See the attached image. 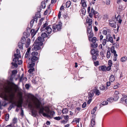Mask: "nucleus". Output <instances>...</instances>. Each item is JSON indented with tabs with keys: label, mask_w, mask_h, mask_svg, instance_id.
Wrapping results in <instances>:
<instances>
[{
	"label": "nucleus",
	"mask_w": 127,
	"mask_h": 127,
	"mask_svg": "<svg viewBox=\"0 0 127 127\" xmlns=\"http://www.w3.org/2000/svg\"><path fill=\"white\" fill-rule=\"evenodd\" d=\"M0 97L2 98V103L0 101V106H5L8 103V80L0 79Z\"/></svg>",
	"instance_id": "obj_1"
},
{
	"label": "nucleus",
	"mask_w": 127,
	"mask_h": 127,
	"mask_svg": "<svg viewBox=\"0 0 127 127\" xmlns=\"http://www.w3.org/2000/svg\"><path fill=\"white\" fill-rule=\"evenodd\" d=\"M32 30L33 29H32L31 31H30V29L29 27H28L26 29V32H23V36L22 37L20 41L19 42L18 44V46L20 49H23V45L25 44L26 42V38H27L30 36L31 33L32 34Z\"/></svg>",
	"instance_id": "obj_2"
},
{
	"label": "nucleus",
	"mask_w": 127,
	"mask_h": 127,
	"mask_svg": "<svg viewBox=\"0 0 127 127\" xmlns=\"http://www.w3.org/2000/svg\"><path fill=\"white\" fill-rule=\"evenodd\" d=\"M11 101H9V100L8 103H11V104L8 107V110H10L11 109L15 106H17L18 108H20L22 107L21 104L19 105L18 104L17 102L15 100L16 98L14 94H12L11 95Z\"/></svg>",
	"instance_id": "obj_3"
},
{
	"label": "nucleus",
	"mask_w": 127,
	"mask_h": 127,
	"mask_svg": "<svg viewBox=\"0 0 127 127\" xmlns=\"http://www.w3.org/2000/svg\"><path fill=\"white\" fill-rule=\"evenodd\" d=\"M44 20V18H41L39 21V23L37 27L35 29H33L32 30H33V32L32 31V37H33L34 36L39 29Z\"/></svg>",
	"instance_id": "obj_4"
},
{
	"label": "nucleus",
	"mask_w": 127,
	"mask_h": 127,
	"mask_svg": "<svg viewBox=\"0 0 127 127\" xmlns=\"http://www.w3.org/2000/svg\"><path fill=\"white\" fill-rule=\"evenodd\" d=\"M61 23L59 22V24L56 25L55 24H54L53 25L52 28L54 32H56L60 31L61 29Z\"/></svg>",
	"instance_id": "obj_5"
},
{
	"label": "nucleus",
	"mask_w": 127,
	"mask_h": 127,
	"mask_svg": "<svg viewBox=\"0 0 127 127\" xmlns=\"http://www.w3.org/2000/svg\"><path fill=\"white\" fill-rule=\"evenodd\" d=\"M14 77L11 75L9 80H8V100H9V96L10 93V90L9 85H10L12 87L13 86H16V85L13 82V79ZM9 101L8 100V101Z\"/></svg>",
	"instance_id": "obj_6"
},
{
	"label": "nucleus",
	"mask_w": 127,
	"mask_h": 127,
	"mask_svg": "<svg viewBox=\"0 0 127 127\" xmlns=\"http://www.w3.org/2000/svg\"><path fill=\"white\" fill-rule=\"evenodd\" d=\"M90 7L89 6L88 8L87 12L89 14V16L90 18H92L94 15V13L95 11L94 10L93 7H92L91 12H90Z\"/></svg>",
	"instance_id": "obj_7"
},
{
	"label": "nucleus",
	"mask_w": 127,
	"mask_h": 127,
	"mask_svg": "<svg viewBox=\"0 0 127 127\" xmlns=\"http://www.w3.org/2000/svg\"><path fill=\"white\" fill-rule=\"evenodd\" d=\"M38 59V58L37 57H30L29 59V60L31 61V63H34Z\"/></svg>",
	"instance_id": "obj_8"
},
{
	"label": "nucleus",
	"mask_w": 127,
	"mask_h": 127,
	"mask_svg": "<svg viewBox=\"0 0 127 127\" xmlns=\"http://www.w3.org/2000/svg\"><path fill=\"white\" fill-rule=\"evenodd\" d=\"M119 94V93L118 92L116 91L115 92V95L113 97V100L114 101H116L118 99L119 96L118 94Z\"/></svg>",
	"instance_id": "obj_9"
},
{
	"label": "nucleus",
	"mask_w": 127,
	"mask_h": 127,
	"mask_svg": "<svg viewBox=\"0 0 127 127\" xmlns=\"http://www.w3.org/2000/svg\"><path fill=\"white\" fill-rule=\"evenodd\" d=\"M16 54H14V57H15V58H17L18 59V58L17 57V56L19 57V58L21 57V56L20 54V51L18 49H17L16 50Z\"/></svg>",
	"instance_id": "obj_10"
},
{
	"label": "nucleus",
	"mask_w": 127,
	"mask_h": 127,
	"mask_svg": "<svg viewBox=\"0 0 127 127\" xmlns=\"http://www.w3.org/2000/svg\"><path fill=\"white\" fill-rule=\"evenodd\" d=\"M92 19H90L89 17H87L86 20V23H88V26H92Z\"/></svg>",
	"instance_id": "obj_11"
},
{
	"label": "nucleus",
	"mask_w": 127,
	"mask_h": 127,
	"mask_svg": "<svg viewBox=\"0 0 127 127\" xmlns=\"http://www.w3.org/2000/svg\"><path fill=\"white\" fill-rule=\"evenodd\" d=\"M52 25H50L47 27L45 28V29L47 30V32L48 33H51L52 31V29L50 27Z\"/></svg>",
	"instance_id": "obj_12"
},
{
	"label": "nucleus",
	"mask_w": 127,
	"mask_h": 127,
	"mask_svg": "<svg viewBox=\"0 0 127 127\" xmlns=\"http://www.w3.org/2000/svg\"><path fill=\"white\" fill-rule=\"evenodd\" d=\"M88 98L92 99V97L94 96V93L92 90H91L90 92L88 93Z\"/></svg>",
	"instance_id": "obj_13"
},
{
	"label": "nucleus",
	"mask_w": 127,
	"mask_h": 127,
	"mask_svg": "<svg viewBox=\"0 0 127 127\" xmlns=\"http://www.w3.org/2000/svg\"><path fill=\"white\" fill-rule=\"evenodd\" d=\"M106 66L105 65H101L99 67V70H101L103 71H106Z\"/></svg>",
	"instance_id": "obj_14"
},
{
	"label": "nucleus",
	"mask_w": 127,
	"mask_h": 127,
	"mask_svg": "<svg viewBox=\"0 0 127 127\" xmlns=\"http://www.w3.org/2000/svg\"><path fill=\"white\" fill-rule=\"evenodd\" d=\"M31 113L32 115L34 117H36L37 115V111L34 109H32V110Z\"/></svg>",
	"instance_id": "obj_15"
},
{
	"label": "nucleus",
	"mask_w": 127,
	"mask_h": 127,
	"mask_svg": "<svg viewBox=\"0 0 127 127\" xmlns=\"http://www.w3.org/2000/svg\"><path fill=\"white\" fill-rule=\"evenodd\" d=\"M11 64L12 65L11 67V69H13L15 67L17 68L18 67V64L16 63H14L12 62L11 63Z\"/></svg>",
	"instance_id": "obj_16"
},
{
	"label": "nucleus",
	"mask_w": 127,
	"mask_h": 127,
	"mask_svg": "<svg viewBox=\"0 0 127 127\" xmlns=\"http://www.w3.org/2000/svg\"><path fill=\"white\" fill-rule=\"evenodd\" d=\"M92 26H89L87 30V33H90L92 32Z\"/></svg>",
	"instance_id": "obj_17"
},
{
	"label": "nucleus",
	"mask_w": 127,
	"mask_h": 127,
	"mask_svg": "<svg viewBox=\"0 0 127 127\" xmlns=\"http://www.w3.org/2000/svg\"><path fill=\"white\" fill-rule=\"evenodd\" d=\"M97 49H94L93 48H92L91 49L90 51V53L92 55H94L96 53V51H97Z\"/></svg>",
	"instance_id": "obj_18"
},
{
	"label": "nucleus",
	"mask_w": 127,
	"mask_h": 127,
	"mask_svg": "<svg viewBox=\"0 0 127 127\" xmlns=\"http://www.w3.org/2000/svg\"><path fill=\"white\" fill-rule=\"evenodd\" d=\"M38 53L37 52H33L32 53L30 57H36V56L38 55Z\"/></svg>",
	"instance_id": "obj_19"
},
{
	"label": "nucleus",
	"mask_w": 127,
	"mask_h": 127,
	"mask_svg": "<svg viewBox=\"0 0 127 127\" xmlns=\"http://www.w3.org/2000/svg\"><path fill=\"white\" fill-rule=\"evenodd\" d=\"M34 43L35 44L39 46H41L43 44V43L42 42H40V41H37V39L35 40Z\"/></svg>",
	"instance_id": "obj_20"
},
{
	"label": "nucleus",
	"mask_w": 127,
	"mask_h": 127,
	"mask_svg": "<svg viewBox=\"0 0 127 127\" xmlns=\"http://www.w3.org/2000/svg\"><path fill=\"white\" fill-rule=\"evenodd\" d=\"M116 22L114 21V22L112 23H109V26L111 27H113L114 28H116Z\"/></svg>",
	"instance_id": "obj_21"
},
{
	"label": "nucleus",
	"mask_w": 127,
	"mask_h": 127,
	"mask_svg": "<svg viewBox=\"0 0 127 127\" xmlns=\"http://www.w3.org/2000/svg\"><path fill=\"white\" fill-rule=\"evenodd\" d=\"M34 50L36 51L38 50H40L41 48L40 47L37 45H35L33 47Z\"/></svg>",
	"instance_id": "obj_22"
},
{
	"label": "nucleus",
	"mask_w": 127,
	"mask_h": 127,
	"mask_svg": "<svg viewBox=\"0 0 127 127\" xmlns=\"http://www.w3.org/2000/svg\"><path fill=\"white\" fill-rule=\"evenodd\" d=\"M115 79V77L113 75H111L109 78V80L110 81L112 82L114 81Z\"/></svg>",
	"instance_id": "obj_23"
},
{
	"label": "nucleus",
	"mask_w": 127,
	"mask_h": 127,
	"mask_svg": "<svg viewBox=\"0 0 127 127\" xmlns=\"http://www.w3.org/2000/svg\"><path fill=\"white\" fill-rule=\"evenodd\" d=\"M30 39L29 38L27 39V41L26 42V44L25 46L26 48H28L30 46Z\"/></svg>",
	"instance_id": "obj_24"
},
{
	"label": "nucleus",
	"mask_w": 127,
	"mask_h": 127,
	"mask_svg": "<svg viewBox=\"0 0 127 127\" xmlns=\"http://www.w3.org/2000/svg\"><path fill=\"white\" fill-rule=\"evenodd\" d=\"M39 109V114H41L42 113H43L44 112V109L43 107L42 106L41 107V108Z\"/></svg>",
	"instance_id": "obj_25"
},
{
	"label": "nucleus",
	"mask_w": 127,
	"mask_h": 127,
	"mask_svg": "<svg viewBox=\"0 0 127 127\" xmlns=\"http://www.w3.org/2000/svg\"><path fill=\"white\" fill-rule=\"evenodd\" d=\"M93 92L94 93H95L96 95H98L100 94V92L99 91L96 89H94Z\"/></svg>",
	"instance_id": "obj_26"
},
{
	"label": "nucleus",
	"mask_w": 127,
	"mask_h": 127,
	"mask_svg": "<svg viewBox=\"0 0 127 127\" xmlns=\"http://www.w3.org/2000/svg\"><path fill=\"white\" fill-rule=\"evenodd\" d=\"M48 25V24L47 23V22L46 21L45 23L41 27L40 29V30H43V29H44L45 28L47 27V26Z\"/></svg>",
	"instance_id": "obj_27"
},
{
	"label": "nucleus",
	"mask_w": 127,
	"mask_h": 127,
	"mask_svg": "<svg viewBox=\"0 0 127 127\" xmlns=\"http://www.w3.org/2000/svg\"><path fill=\"white\" fill-rule=\"evenodd\" d=\"M91 47L93 48H95L98 46V44L97 43H93L91 44Z\"/></svg>",
	"instance_id": "obj_28"
},
{
	"label": "nucleus",
	"mask_w": 127,
	"mask_h": 127,
	"mask_svg": "<svg viewBox=\"0 0 127 127\" xmlns=\"http://www.w3.org/2000/svg\"><path fill=\"white\" fill-rule=\"evenodd\" d=\"M18 72L17 70H14L12 71V74L11 75V76H13L15 77L16 74Z\"/></svg>",
	"instance_id": "obj_29"
},
{
	"label": "nucleus",
	"mask_w": 127,
	"mask_h": 127,
	"mask_svg": "<svg viewBox=\"0 0 127 127\" xmlns=\"http://www.w3.org/2000/svg\"><path fill=\"white\" fill-rule=\"evenodd\" d=\"M41 36L43 38L47 37L48 38H49V37H48L47 34L45 33H42L41 34Z\"/></svg>",
	"instance_id": "obj_30"
},
{
	"label": "nucleus",
	"mask_w": 127,
	"mask_h": 127,
	"mask_svg": "<svg viewBox=\"0 0 127 127\" xmlns=\"http://www.w3.org/2000/svg\"><path fill=\"white\" fill-rule=\"evenodd\" d=\"M71 4V2L70 1H67L65 3L66 7L67 8H69Z\"/></svg>",
	"instance_id": "obj_31"
},
{
	"label": "nucleus",
	"mask_w": 127,
	"mask_h": 127,
	"mask_svg": "<svg viewBox=\"0 0 127 127\" xmlns=\"http://www.w3.org/2000/svg\"><path fill=\"white\" fill-rule=\"evenodd\" d=\"M41 6L42 7V8H44L46 6L45 2L44 1L41 2Z\"/></svg>",
	"instance_id": "obj_32"
},
{
	"label": "nucleus",
	"mask_w": 127,
	"mask_h": 127,
	"mask_svg": "<svg viewBox=\"0 0 127 127\" xmlns=\"http://www.w3.org/2000/svg\"><path fill=\"white\" fill-rule=\"evenodd\" d=\"M29 68H33V67L35 65V63H31V62L30 61L29 63Z\"/></svg>",
	"instance_id": "obj_33"
},
{
	"label": "nucleus",
	"mask_w": 127,
	"mask_h": 127,
	"mask_svg": "<svg viewBox=\"0 0 127 127\" xmlns=\"http://www.w3.org/2000/svg\"><path fill=\"white\" fill-rule=\"evenodd\" d=\"M68 109L67 108H64L62 110V113L63 114L67 113L68 112Z\"/></svg>",
	"instance_id": "obj_34"
},
{
	"label": "nucleus",
	"mask_w": 127,
	"mask_h": 127,
	"mask_svg": "<svg viewBox=\"0 0 127 127\" xmlns=\"http://www.w3.org/2000/svg\"><path fill=\"white\" fill-rule=\"evenodd\" d=\"M91 122L92 125V126L93 127V126H94L95 124V119L94 118L92 119L91 120Z\"/></svg>",
	"instance_id": "obj_35"
},
{
	"label": "nucleus",
	"mask_w": 127,
	"mask_h": 127,
	"mask_svg": "<svg viewBox=\"0 0 127 127\" xmlns=\"http://www.w3.org/2000/svg\"><path fill=\"white\" fill-rule=\"evenodd\" d=\"M41 102H39L38 104L36 106V108L37 109H39L41 108Z\"/></svg>",
	"instance_id": "obj_36"
},
{
	"label": "nucleus",
	"mask_w": 127,
	"mask_h": 127,
	"mask_svg": "<svg viewBox=\"0 0 127 127\" xmlns=\"http://www.w3.org/2000/svg\"><path fill=\"white\" fill-rule=\"evenodd\" d=\"M40 12H37L35 14V16H34V17H35L37 18H40L41 17V15Z\"/></svg>",
	"instance_id": "obj_37"
},
{
	"label": "nucleus",
	"mask_w": 127,
	"mask_h": 127,
	"mask_svg": "<svg viewBox=\"0 0 127 127\" xmlns=\"http://www.w3.org/2000/svg\"><path fill=\"white\" fill-rule=\"evenodd\" d=\"M127 97V95H126L124 96V97L122 98L120 100V103H122V102L124 101H125V98H126Z\"/></svg>",
	"instance_id": "obj_38"
},
{
	"label": "nucleus",
	"mask_w": 127,
	"mask_h": 127,
	"mask_svg": "<svg viewBox=\"0 0 127 127\" xmlns=\"http://www.w3.org/2000/svg\"><path fill=\"white\" fill-rule=\"evenodd\" d=\"M127 60L126 57H124L121 58V61L122 62L126 61Z\"/></svg>",
	"instance_id": "obj_39"
},
{
	"label": "nucleus",
	"mask_w": 127,
	"mask_h": 127,
	"mask_svg": "<svg viewBox=\"0 0 127 127\" xmlns=\"http://www.w3.org/2000/svg\"><path fill=\"white\" fill-rule=\"evenodd\" d=\"M31 56V54H30V53L28 52H26L25 55V58H27L28 57H30Z\"/></svg>",
	"instance_id": "obj_40"
},
{
	"label": "nucleus",
	"mask_w": 127,
	"mask_h": 127,
	"mask_svg": "<svg viewBox=\"0 0 127 127\" xmlns=\"http://www.w3.org/2000/svg\"><path fill=\"white\" fill-rule=\"evenodd\" d=\"M28 71V72L30 73V74H32V72H33L34 70V68H30Z\"/></svg>",
	"instance_id": "obj_41"
},
{
	"label": "nucleus",
	"mask_w": 127,
	"mask_h": 127,
	"mask_svg": "<svg viewBox=\"0 0 127 127\" xmlns=\"http://www.w3.org/2000/svg\"><path fill=\"white\" fill-rule=\"evenodd\" d=\"M37 39V41H40V42L42 41H43V40H44V38H42V37L41 36H39L38 37V38Z\"/></svg>",
	"instance_id": "obj_42"
},
{
	"label": "nucleus",
	"mask_w": 127,
	"mask_h": 127,
	"mask_svg": "<svg viewBox=\"0 0 127 127\" xmlns=\"http://www.w3.org/2000/svg\"><path fill=\"white\" fill-rule=\"evenodd\" d=\"M81 12H82V14L85 15L86 13V10L85 8H83L81 10Z\"/></svg>",
	"instance_id": "obj_43"
},
{
	"label": "nucleus",
	"mask_w": 127,
	"mask_h": 127,
	"mask_svg": "<svg viewBox=\"0 0 127 127\" xmlns=\"http://www.w3.org/2000/svg\"><path fill=\"white\" fill-rule=\"evenodd\" d=\"M123 6L122 5H119V6L118 9L120 11H122L123 10Z\"/></svg>",
	"instance_id": "obj_44"
},
{
	"label": "nucleus",
	"mask_w": 127,
	"mask_h": 127,
	"mask_svg": "<svg viewBox=\"0 0 127 127\" xmlns=\"http://www.w3.org/2000/svg\"><path fill=\"white\" fill-rule=\"evenodd\" d=\"M97 107L95 106L92 109L91 112V114H93L95 112L97 108Z\"/></svg>",
	"instance_id": "obj_45"
},
{
	"label": "nucleus",
	"mask_w": 127,
	"mask_h": 127,
	"mask_svg": "<svg viewBox=\"0 0 127 127\" xmlns=\"http://www.w3.org/2000/svg\"><path fill=\"white\" fill-rule=\"evenodd\" d=\"M100 89L102 90H105L106 88L105 86H104L103 85H101L100 87H99Z\"/></svg>",
	"instance_id": "obj_46"
},
{
	"label": "nucleus",
	"mask_w": 127,
	"mask_h": 127,
	"mask_svg": "<svg viewBox=\"0 0 127 127\" xmlns=\"http://www.w3.org/2000/svg\"><path fill=\"white\" fill-rule=\"evenodd\" d=\"M96 38L95 37H94L92 38V42L93 43H95L96 40Z\"/></svg>",
	"instance_id": "obj_47"
},
{
	"label": "nucleus",
	"mask_w": 127,
	"mask_h": 127,
	"mask_svg": "<svg viewBox=\"0 0 127 127\" xmlns=\"http://www.w3.org/2000/svg\"><path fill=\"white\" fill-rule=\"evenodd\" d=\"M34 20H33V19L30 22V31H31L30 29L31 28H32V26L33 25V24L34 23Z\"/></svg>",
	"instance_id": "obj_48"
},
{
	"label": "nucleus",
	"mask_w": 127,
	"mask_h": 127,
	"mask_svg": "<svg viewBox=\"0 0 127 127\" xmlns=\"http://www.w3.org/2000/svg\"><path fill=\"white\" fill-rule=\"evenodd\" d=\"M14 58L13 60V62H14L15 63H16L17 62L19 61V57L17 56V57L18 58V59L17 58H15V57H14Z\"/></svg>",
	"instance_id": "obj_49"
},
{
	"label": "nucleus",
	"mask_w": 127,
	"mask_h": 127,
	"mask_svg": "<svg viewBox=\"0 0 127 127\" xmlns=\"http://www.w3.org/2000/svg\"><path fill=\"white\" fill-rule=\"evenodd\" d=\"M48 113H50V115L53 116L55 114V112L53 111H50L49 110L48 111Z\"/></svg>",
	"instance_id": "obj_50"
},
{
	"label": "nucleus",
	"mask_w": 127,
	"mask_h": 127,
	"mask_svg": "<svg viewBox=\"0 0 127 127\" xmlns=\"http://www.w3.org/2000/svg\"><path fill=\"white\" fill-rule=\"evenodd\" d=\"M99 15V14L98 12L96 11H95L94 13V15L95 17V18H97L98 17V16Z\"/></svg>",
	"instance_id": "obj_51"
},
{
	"label": "nucleus",
	"mask_w": 127,
	"mask_h": 127,
	"mask_svg": "<svg viewBox=\"0 0 127 127\" xmlns=\"http://www.w3.org/2000/svg\"><path fill=\"white\" fill-rule=\"evenodd\" d=\"M96 58L97 57L96 55H92V59L93 61L96 60Z\"/></svg>",
	"instance_id": "obj_52"
},
{
	"label": "nucleus",
	"mask_w": 127,
	"mask_h": 127,
	"mask_svg": "<svg viewBox=\"0 0 127 127\" xmlns=\"http://www.w3.org/2000/svg\"><path fill=\"white\" fill-rule=\"evenodd\" d=\"M109 41L111 43H113V39L112 36H110L109 38Z\"/></svg>",
	"instance_id": "obj_53"
},
{
	"label": "nucleus",
	"mask_w": 127,
	"mask_h": 127,
	"mask_svg": "<svg viewBox=\"0 0 127 127\" xmlns=\"http://www.w3.org/2000/svg\"><path fill=\"white\" fill-rule=\"evenodd\" d=\"M94 64L95 66H97L99 65V62L98 61H97L96 62H94Z\"/></svg>",
	"instance_id": "obj_54"
},
{
	"label": "nucleus",
	"mask_w": 127,
	"mask_h": 127,
	"mask_svg": "<svg viewBox=\"0 0 127 127\" xmlns=\"http://www.w3.org/2000/svg\"><path fill=\"white\" fill-rule=\"evenodd\" d=\"M110 52H107V53L106 57L107 58H109L110 57Z\"/></svg>",
	"instance_id": "obj_55"
},
{
	"label": "nucleus",
	"mask_w": 127,
	"mask_h": 127,
	"mask_svg": "<svg viewBox=\"0 0 127 127\" xmlns=\"http://www.w3.org/2000/svg\"><path fill=\"white\" fill-rule=\"evenodd\" d=\"M41 114H42L44 116H46L48 117H50V115L47 114L46 113H44V112H43V113H42Z\"/></svg>",
	"instance_id": "obj_56"
},
{
	"label": "nucleus",
	"mask_w": 127,
	"mask_h": 127,
	"mask_svg": "<svg viewBox=\"0 0 127 127\" xmlns=\"http://www.w3.org/2000/svg\"><path fill=\"white\" fill-rule=\"evenodd\" d=\"M90 34L89 35V36H88V38L89 39L91 38L94 35V34L93 32H91V33H90Z\"/></svg>",
	"instance_id": "obj_57"
},
{
	"label": "nucleus",
	"mask_w": 127,
	"mask_h": 127,
	"mask_svg": "<svg viewBox=\"0 0 127 127\" xmlns=\"http://www.w3.org/2000/svg\"><path fill=\"white\" fill-rule=\"evenodd\" d=\"M108 103V102L106 101H103L101 103V104L102 105H104L107 104Z\"/></svg>",
	"instance_id": "obj_58"
},
{
	"label": "nucleus",
	"mask_w": 127,
	"mask_h": 127,
	"mask_svg": "<svg viewBox=\"0 0 127 127\" xmlns=\"http://www.w3.org/2000/svg\"><path fill=\"white\" fill-rule=\"evenodd\" d=\"M112 64V63L111 60H109L108 61V64L109 66H111Z\"/></svg>",
	"instance_id": "obj_59"
},
{
	"label": "nucleus",
	"mask_w": 127,
	"mask_h": 127,
	"mask_svg": "<svg viewBox=\"0 0 127 127\" xmlns=\"http://www.w3.org/2000/svg\"><path fill=\"white\" fill-rule=\"evenodd\" d=\"M111 66H109L107 67H106V69L107 71H110L111 69Z\"/></svg>",
	"instance_id": "obj_60"
},
{
	"label": "nucleus",
	"mask_w": 127,
	"mask_h": 127,
	"mask_svg": "<svg viewBox=\"0 0 127 127\" xmlns=\"http://www.w3.org/2000/svg\"><path fill=\"white\" fill-rule=\"evenodd\" d=\"M30 86L29 84H26L25 85V87L26 89L27 90H28L29 89Z\"/></svg>",
	"instance_id": "obj_61"
},
{
	"label": "nucleus",
	"mask_w": 127,
	"mask_h": 127,
	"mask_svg": "<svg viewBox=\"0 0 127 127\" xmlns=\"http://www.w3.org/2000/svg\"><path fill=\"white\" fill-rule=\"evenodd\" d=\"M24 76V74L23 73L22 74L21 77H20V79H19V82H21Z\"/></svg>",
	"instance_id": "obj_62"
},
{
	"label": "nucleus",
	"mask_w": 127,
	"mask_h": 127,
	"mask_svg": "<svg viewBox=\"0 0 127 127\" xmlns=\"http://www.w3.org/2000/svg\"><path fill=\"white\" fill-rule=\"evenodd\" d=\"M115 50V48L114 46H112L111 48V52L112 53L114 52V51Z\"/></svg>",
	"instance_id": "obj_63"
},
{
	"label": "nucleus",
	"mask_w": 127,
	"mask_h": 127,
	"mask_svg": "<svg viewBox=\"0 0 127 127\" xmlns=\"http://www.w3.org/2000/svg\"><path fill=\"white\" fill-rule=\"evenodd\" d=\"M113 100V98L112 97H110L109 98L107 99V101L108 102H111L112 101V100Z\"/></svg>",
	"instance_id": "obj_64"
}]
</instances>
